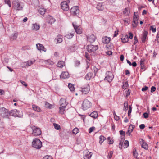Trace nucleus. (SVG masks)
<instances>
[{"label": "nucleus", "mask_w": 159, "mask_h": 159, "mask_svg": "<svg viewBox=\"0 0 159 159\" xmlns=\"http://www.w3.org/2000/svg\"><path fill=\"white\" fill-rule=\"evenodd\" d=\"M107 140L108 143L109 144H111L113 143V140H111V137H108L107 138Z\"/></svg>", "instance_id": "nucleus-51"}, {"label": "nucleus", "mask_w": 159, "mask_h": 159, "mask_svg": "<svg viewBox=\"0 0 159 159\" xmlns=\"http://www.w3.org/2000/svg\"><path fill=\"white\" fill-rule=\"evenodd\" d=\"M123 141H120L119 144V148L120 149H121L122 147V145Z\"/></svg>", "instance_id": "nucleus-57"}, {"label": "nucleus", "mask_w": 159, "mask_h": 159, "mask_svg": "<svg viewBox=\"0 0 159 159\" xmlns=\"http://www.w3.org/2000/svg\"><path fill=\"white\" fill-rule=\"evenodd\" d=\"M70 11L71 14L74 16H77L79 13L80 10L78 6H74L70 9Z\"/></svg>", "instance_id": "nucleus-6"}, {"label": "nucleus", "mask_w": 159, "mask_h": 159, "mask_svg": "<svg viewBox=\"0 0 159 159\" xmlns=\"http://www.w3.org/2000/svg\"><path fill=\"white\" fill-rule=\"evenodd\" d=\"M0 115L3 118L9 119L8 110L4 107L0 108Z\"/></svg>", "instance_id": "nucleus-5"}, {"label": "nucleus", "mask_w": 159, "mask_h": 159, "mask_svg": "<svg viewBox=\"0 0 159 159\" xmlns=\"http://www.w3.org/2000/svg\"><path fill=\"white\" fill-rule=\"evenodd\" d=\"M5 4H7L9 7H11V3L10 0H4Z\"/></svg>", "instance_id": "nucleus-47"}, {"label": "nucleus", "mask_w": 159, "mask_h": 159, "mask_svg": "<svg viewBox=\"0 0 159 159\" xmlns=\"http://www.w3.org/2000/svg\"><path fill=\"white\" fill-rule=\"evenodd\" d=\"M53 126L55 129L56 130H59L61 129L60 125L58 124L54 123L53 124Z\"/></svg>", "instance_id": "nucleus-38"}, {"label": "nucleus", "mask_w": 159, "mask_h": 159, "mask_svg": "<svg viewBox=\"0 0 159 159\" xmlns=\"http://www.w3.org/2000/svg\"><path fill=\"white\" fill-rule=\"evenodd\" d=\"M110 41V38L105 36L103 37L102 39V41L104 43H108Z\"/></svg>", "instance_id": "nucleus-24"}, {"label": "nucleus", "mask_w": 159, "mask_h": 159, "mask_svg": "<svg viewBox=\"0 0 159 159\" xmlns=\"http://www.w3.org/2000/svg\"><path fill=\"white\" fill-rule=\"evenodd\" d=\"M69 77V73L67 71H65L62 72L60 75V78L62 79H66L68 78Z\"/></svg>", "instance_id": "nucleus-15"}, {"label": "nucleus", "mask_w": 159, "mask_h": 159, "mask_svg": "<svg viewBox=\"0 0 159 159\" xmlns=\"http://www.w3.org/2000/svg\"><path fill=\"white\" fill-rule=\"evenodd\" d=\"M16 110H11L9 113V115L11 116H13L15 117H18L21 118L23 117V115L21 113L20 115H18V114L16 113Z\"/></svg>", "instance_id": "nucleus-12"}, {"label": "nucleus", "mask_w": 159, "mask_h": 159, "mask_svg": "<svg viewBox=\"0 0 159 159\" xmlns=\"http://www.w3.org/2000/svg\"><path fill=\"white\" fill-rule=\"evenodd\" d=\"M37 48L39 50H42L44 52L46 51V48H45L44 47L42 44L38 43L36 44Z\"/></svg>", "instance_id": "nucleus-19"}, {"label": "nucleus", "mask_w": 159, "mask_h": 159, "mask_svg": "<svg viewBox=\"0 0 159 159\" xmlns=\"http://www.w3.org/2000/svg\"><path fill=\"white\" fill-rule=\"evenodd\" d=\"M114 77V75L111 71H107L105 75V80L110 83L112 81Z\"/></svg>", "instance_id": "nucleus-3"}, {"label": "nucleus", "mask_w": 159, "mask_h": 159, "mask_svg": "<svg viewBox=\"0 0 159 159\" xmlns=\"http://www.w3.org/2000/svg\"><path fill=\"white\" fill-rule=\"evenodd\" d=\"M141 147L146 150H147L148 148V144L144 142H143V143L142 144Z\"/></svg>", "instance_id": "nucleus-37"}, {"label": "nucleus", "mask_w": 159, "mask_h": 159, "mask_svg": "<svg viewBox=\"0 0 159 159\" xmlns=\"http://www.w3.org/2000/svg\"><path fill=\"white\" fill-rule=\"evenodd\" d=\"M98 48L97 45H88L87 47V49L89 52H93Z\"/></svg>", "instance_id": "nucleus-7"}, {"label": "nucleus", "mask_w": 159, "mask_h": 159, "mask_svg": "<svg viewBox=\"0 0 159 159\" xmlns=\"http://www.w3.org/2000/svg\"><path fill=\"white\" fill-rule=\"evenodd\" d=\"M121 40L122 43H125L127 42L129 40V38L127 35H123L121 38Z\"/></svg>", "instance_id": "nucleus-21"}, {"label": "nucleus", "mask_w": 159, "mask_h": 159, "mask_svg": "<svg viewBox=\"0 0 159 159\" xmlns=\"http://www.w3.org/2000/svg\"><path fill=\"white\" fill-rule=\"evenodd\" d=\"M129 146V141L128 140H125L124 143L123 147L124 148H127Z\"/></svg>", "instance_id": "nucleus-43"}, {"label": "nucleus", "mask_w": 159, "mask_h": 159, "mask_svg": "<svg viewBox=\"0 0 159 159\" xmlns=\"http://www.w3.org/2000/svg\"><path fill=\"white\" fill-rule=\"evenodd\" d=\"M55 40L57 41V43H61L63 41L62 38L61 36H57Z\"/></svg>", "instance_id": "nucleus-32"}, {"label": "nucleus", "mask_w": 159, "mask_h": 159, "mask_svg": "<svg viewBox=\"0 0 159 159\" xmlns=\"http://www.w3.org/2000/svg\"><path fill=\"white\" fill-rule=\"evenodd\" d=\"M35 61V60L34 59H32L30 61H28L26 62H25L23 63V66L24 67H26L28 66H30L31 64H33Z\"/></svg>", "instance_id": "nucleus-16"}, {"label": "nucleus", "mask_w": 159, "mask_h": 159, "mask_svg": "<svg viewBox=\"0 0 159 159\" xmlns=\"http://www.w3.org/2000/svg\"><path fill=\"white\" fill-rule=\"evenodd\" d=\"M48 23L50 24H52L55 21V20L52 17L48 16L47 17Z\"/></svg>", "instance_id": "nucleus-20"}, {"label": "nucleus", "mask_w": 159, "mask_h": 159, "mask_svg": "<svg viewBox=\"0 0 159 159\" xmlns=\"http://www.w3.org/2000/svg\"><path fill=\"white\" fill-rule=\"evenodd\" d=\"M90 90V86L88 84L85 85L83 88H82L81 91L82 92V94H86L89 93Z\"/></svg>", "instance_id": "nucleus-11"}, {"label": "nucleus", "mask_w": 159, "mask_h": 159, "mask_svg": "<svg viewBox=\"0 0 159 159\" xmlns=\"http://www.w3.org/2000/svg\"><path fill=\"white\" fill-rule=\"evenodd\" d=\"M133 37V35L132 33L131 32L129 33V36H128L129 39H132Z\"/></svg>", "instance_id": "nucleus-60"}, {"label": "nucleus", "mask_w": 159, "mask_h": 159, "mask_svg": "<svg viewBox=\"0 0 159 159\" xmlns=\"http://www.w3.org/2000/svg\"><path fill=\"white\" fill-rule=\"evenodd\" d=\"M135 126L134 125H131L129 127V130L130 131V132H131L133 131L134 129V127Z\"/></svg>", "instance_id": "nucleus-46"}, {"label": "nucleus", "mask_w": 159, "mask_h": 159, "mask_svg": "<svg viewBox=\"0 0 159 159\" xmlns=\"http://www.w3.org/2000/svg\"><path fill=\"white\" fill-rule=\"evenodd\" d=\"M147 34H148V33L147 31H144V32L143 33V35L141 38L142 42L143 43H145V42L146 41L147 35Z\"/></svg>", "instance_id": "nucleus-22"}, {"label": "nucleus", "mask_w": 159, "mask_h": 159, "mask_svg": "<svg viewBox=\"0 0 159 159\" xmlns=\"http://www.w3.org/2000/svg\"><path fill=\"white\" fill-rule=\"evenodd\" d=\"M65 65V62L63 61H59L57 64V66L58 67L62 68Z\"/></svg>", "instance_id": "nucleus-25"}, {"label": "nucleus", "mask_w": 159, "mask_h": 159, "mask_svg": "<svg viewBox=\"0 0 159 159\" xmlns=\"http://www.w3.org/2000/svg\"><path fill=\"white\" fill-rule=\"evenodd\" d=\"M113 152L112 151H110L107 155V157L109 159H111L112 157Z\"/></svg>", "instance_id": "nucleus-49"}, {"label": "nucleus", "mask_w": 159, "mask_h": 159, "mask_svg": "<svg viewBox=\"0 0 159 159\" xmlns=\"http://www.w3.org/2000/svg\"><path fill=\"white\" fill-rule=\"evenodd\" d=\"M65 107H60L59 109V112L61 114H64V111L65 110Z\"/></svg>", "instance_id": "nucleus-39"}, {"label": "nucleus", "mask_w": 159, "mask_h": 159, "mask_svg": "<svg viewBox=\"0 0 159 159\" xmlns=\"http://www.w3.org/2000/svg\"><path fill=\"white\" fill-rule=\"evenodd\" d=\"M80 64V62L78 61H75V66H78Z\"/></svg>", "instance_id": "nucleus-55"}, {"label": "nucleus", "mask_w": 159, "mask_h": 159, "mask_svg": "<svg viewBox=\"0 0 159 159\" xmlns=\"http://www.w3.org/2000/svg\"><path fill=\"white\" fill-rule=\"evenodd\" d=\"M79 131V129L77 128H75L73 129V130L72 132V133L73 134L75 135L77 133H78Z\"/></svg>", "instance_id": "nucleus-40"}, {"label": "nucleus", "mask_w": 159, "mask_h": 159, "mask_svg": "<svg viewBox=\"0 0 159 159\" xmlns=\"http://www.w3.org/2000/svg\"><path fill=\"white\" fill-rule=\"evenodd\" d=\"M158 43H159V31L157 33L156 36V39Z\"/></svg>", "instance_id": "nucleus-64"}, {"label": "nucleus", "mask_w": 159, "mask_h": 159, "mask_svg": "<svg viewBox=\"0 0 159 159\" xmlns=\"http://www.w3.org/2000/svg\"><path fill=\"white\" fill-rule=\"evenodd\" d=\"M136 150L134 148L133 150V156L134 157H137V156L138 155V153H136Z\"/></svg>", "instance_id": "nucleus-48"}, {"label": "nucleus", "mask_w": 159, "mask_h": 159, "mask_svg": "<svg viewBox=\"0 0 159 159\" xmlns=\"http://www.w3.org/2000/svg\"><path fill=\"white\" fill-rule=\"evenodd\" d=\"M95 127H90L89 129V133H90L92 132L93 130L94 129Z\"/></svg>", "instance_id": "nucleus-61"}, {"label": "nucleus", "mask_w": 159, "mask_h": 159, "mask_svg": "<svg viewBox=\"0 0 159 159\" xmlns=\"http://www.w3.org/2000/svg\"><path fill=\"white\" fill-rule=\"evenodd\" d=\"M45 105L46 107L49 108H51L52 105L48 102H46L45 103Z\"/></svg>", "instance_id": "nucleus-50"}, {"label": "nucleus", "mask_w": 159, "mask_h": 159, "mask_svg": "<svg viewBox=\"0 0 159 159\" xmlns=\"http://www.w3.org/2000/svg\"><path fill=\"white\" fill-rule=\"evenodd\" d=\"M72 25L76 33L78 34H81L82 31L81 29H80V27L75 25L73 23H72Z\"/></svg>", "instance_id": "nucleus-17"}, {"label": "nucleus", "mask_w": 159, "mask_h": 159, "mask_svg": "<svg viewBox=\"0 0 159 159\" xmlns=\"http://www.w3.org/2000/svg\"><path fill=\"white\" fill-rule=\"evenodd\" d=\"M18 35V34L17 33H14L13 35V36L11 37V39L12 40L16 39V38H17Z\"/></svg>", "instance_id": "nucleus-44"}, {"label": "nucleus", "mask_w": 159, "mask_h": 159, "mask_svg": "<svg viewBox=\"0 0 159 159\" xmlns=\"http://www.w3.org/2000/svg\"><path fill=\"white\" fill-rule=\"evenodd\" d=\"M74 36L73 33H69L66 34L65 37L68 39H70L72 38Z\"/></svg>", "instance_id": "nucleus-41"}, {"label": "nucleus", "mask_w": 159, "mask_h": 159, "mask_svg": "<svg viewBox=\"0 0 159 159\" xmlns=\"http://www.w3.org/2000/svg\"><path fill=\"white\" fill-rule=\"evenodd\" d=\"M93 74L91 72L88 73L85 76V79L87 80H89L92 77Z\"/></svg>", "instance_id": "nucleus-28"}, {"label": "nucleus", "mask_w": 159, "mask_h": 159, "mask_svg": "<svg viewBox=\"0 0 159 159\" xmlns=\"http://www.w3.org/2000/svg\"><path fill=\"white\" fill-rule=\"evenodd\" d=\"M132 107L130 105L129 107V110L128 112V115L129 117H130L132 111Z\"/></svg>", "instance_id": "nucleus-45"}, {"label": "nucleus", "mask_w": 159, "mask_h": 159, "mask_svg": "<svg viewBox=\"0 0 159 159\" xmlns=\"http://www.w3.org/2000/svg\"><path fill=\"white\" fill-rule=\"evenodd\" d=\"M89 116L95 119L98 116V112L95 111H93L90 114Z\"/></svg>", "instance_id": "nucleus-27"}, {"label": "nucleus", "mask_w": 159, "mask_h": 159, "mask_svg": "<svg viewBox=\"0 0 159 159\" xmlns=\"http://www.w3.org/2000/svg\"><path fill=\"white\" fill-rule=\"evenodd\" d=\"M150 29L152 30L153 33H155L156 31V28H154L153 26H151L150 27Z\"/></svg>", "instance_id": "nucleus-63"}, {"label": "nucleus", "mask_w": 159, "mask_h": 159, "mask_svg": "<svg viewBox=\"0 0 159 159\" xmlns=\"http://www.w3.org/2000/svg\"><path fill=\"white\" fill-rule=\"evenodd\" d=\"M32 107L33 109L38 112H39L41 111V110L40 108L38 106L35 105L33 104L32 105Z\"/></svg>", "instance_id": "nucleus-26"}, {"label": "nucleus", "mask_w": 159, "mask_h": 159, "mask_svg": "<svg viewBox=\"0 0 159 159\" xmlns=\"http://www.w3.org/2000/svg\"><path fill=\"white\" fill-rule=\"evenodd\" d=\"M32 146L36 149H40L42 146V142L39 139L34 138L32 142Z\"/></svg>", "instance_id": "nucleus-1"}, {"label": "nucleus", "mask_w": 159, "mask_h": 159, "mask_svg": "<svg viewBox=\"0 0 159 159\" xmlns=\"http://www.w3.org/2000/svg\"><path fill=\"white\" fill-rule=\"evenodd\" d=\"M134 41L133 43V44H134L135 45L137 43L138 41V40L137 39V36H135L134 37Z\"/></svg>", "instance_id": "nucleus-54"}, {"label": "nucleus", "mask_w": 159, "mask_h": 159, "mask_svg": "<svg viewBox=\"0 0 159 159\" xmlns=\"http://www.w3.org/2000/svg\"><path fill=\"white\" fill-rule=\"evenodd\" d=\"M92 155V153L89 152L84 157V159H89L91 158Z\"/></svg>", "instance_id": "nucleus-29"}, {"label": "nucleus", "mask_w": 159, "mask_h": 159, "mask_svg": "<svg viewBox=\"0 0 159 159\" xmlns=\"http://www.w3.org/2000/svg\"><path fill=\"white\" fill-rule=\"evenodd\" d=\"M99 143L100 144H101L103 141L106 139V138L104 137L103 136L101 135L99 137Z\"/></svg>", "instance_id": "nucleus-31"}, {"label": "nucleus", "mask_w": 159, "mask_h": 159, "mask_svg": "<svg viewBox=\"0 0 159 159\" xmlns=\"http://www.w3.org/2000/svg\"><path fill=\"white\" fill-rule=\"evenodd\" d=\"M97 8L99 10L102 11L104 9V6L102 3H99L97 6Z\"/></svg>", "instance_id": "nucleus-30"}, {"label": "nucleus", "mask_w": 159, "mask_h": 159, "mask_svg": "<svg viewBox=\"0 0 159 159\" xmlns=\"http://www.w3.org/2000/svg\"><path fill=\"white\" fill-rule=\"evenodd\" d=\"M87 38L89 42L91 43L94 42L96 39L95 36L93 34L89 35L87 36Z\"/></svg>", "instance_id": "nucleus-14"}, {"label": "nucleus", "mask_w": 159, "mask_h": 159, "mask_svg": "<svg viewBox=\"0 0 159 159\" xmlns=\"http://www.w3.org/2000/svg\"><path fill=\"white\" fill-rule=\"evenodd\" d=\"M33 130V134L35 136H39L41 134V132L40 128L36 126H34L32 128Z\"/></svg>", "instance_id": "nucleus-8"}, {"label": "nucleus", "mask_w": 159, "mask_h": 159, "mask_svg": "<svg viewBox=\"0 0 159 159\" xmlns=\"http://www.w3.org/2000/svg\"><path fill=\"white\" fill-rule=\"evenodd\" d=\"M120 134L121 135V136L122 137V136H124L125 135V132L122 130H121L120 131Z\"/></svg>", "instance_id": "nucleus-58"}, {"label": "nucleus", "mask_w": 159, "mask_h": 159, "mask_svg": "<svg viewBox=\"0 0 159 159\" xmlns=\"http://www.w3.org/2000/svg\"><path fill=\"white\" fill-rule=\"evenodd\" d=\"M45 62L47 64H50L51 65H52L53 64V62L51 61L50 60H45Z\"/></svg>", "instance_id": "nucleus-52"}, {"label": "nucleus", "mask_w": 159, "mask_h": 159, "mask_svg": "<svg viewBox=\"0 0 159 159\" xmlns=\"http://www.w3.org/2000/svg\"><path fill=\"white\" fill-rule=\"evenodd\" d=\"M12 7L14 9L16 10H22L23 9V6L22 3L18 1V0H15L13 1Z\"/></svg>", "instance_id": "nucleus-2"}, {"label": "nucleus", "mask_w": 159, "mask_h": 159, "mask_svg": "<svg viewBox=\"0 0 159 159\" xmlns=\"http://www.w3.org/2000/svg\"><path fill=\"white\" fill-rule=\"evenodd\" d=\"M138 16L137 15L135 14V12L134 13V15L133 18V23L132 24V27L133 28H135L137 27L138 24Z\"/></svg>", "instance_id": "nucleus-9"}, {"label": "nucleus", "mask_w": 159, "mask_h": 159, "mask_svg": "<svg viewBox=\"0 0 159 159\" xmlns=\"http://www.w3.org/2000/svg\"><path fill=\"white\" fill-rule=\"evenodd\" d=\"M78 48L77 44L76 43L70 46L68 49V50L72 52H74L77 50Z\"/></svg>", "instance_id": "nucleus-13"}, {"label": "nucleus", "mask_w": 159, "mask_h": 159, "mask_svg": "<svg viewBox=\"0 0 159 159\" xmlns=\"http://www.w3.org/2000/svg\"><path fill=\"white\" fill-rule=\"evenodd\" d=\"M60 105L62 107H65L67 105V103L66 102V99L61 98L59 101Z\"/></svg>", "instance_id": "nucleus-18"}, {"label": "nucleus", "mask_w": 159, "mask_h": 159, "mask_svg": "<svg viewBox=\"0 0 159 159\" xmlns=\"http://www.w3.org/2000/svg\"><path fill=\"white\" fill-rule=\"evenodd\" d=\"M32 25L33 26L32 27V29L33 30H34L35 31L38 30H39V29L40 27V25L39 24H38L37 23L33 24Z\"/></svg>", "instance_id": "nucleus-23"}, {"label": "nucleus", "mask_w": 159, "mask_h": 159, "mask_svg": "<svg viewBox=\"0 0 159 159\" xmlns=\"http://www.w3.org/2000/svg\"><path fill=\"white\" fill-rule=\"evenodd\" d=\"M131 92V90L130 89H128L127 91H126V96L127 97L130 95Z\"/></svg>", "instance_id": "nucleus-56"}, {"label": "nucleus", "mask_w": 159, "mask_h": 159, "mask_svg": "<svg viewBox=\"0 0 159 159\" xmlns=\"http://www.w3.org/2000/svg\"><path fill=\"white\" fill-rule=\"evenodd\" d=\"M124 111H127L128 109V105L127 103H126L125 102L124 103Z\"/></svg>", "instance_id": "nucleus-42"}, {"label": "nucleus", "mask_w": 159, "mask_h": 159, "mask_svg": "<svg viewBox=\"0 0 159 159\" xmlns=\"http://www.w3.org/2000/svg\"><path fill=\"white\" fill-rule=\"evenodd\" d=\"M38 11L41 15H43L46 12V10L44 8H40L39 9Z\"/></svg>", "instance_id": "nucleus-35"}, {"label": "nucleus", "mask_w": 159, "mask_h": 159, "mask_svg": "<svg viewBox=\"0 0 159 159\" xmlns=\"http://www.w3.org/2000/svg\"><path fill=\"white\" fill-rule=\"evenodd\" d=\"M68 87L71 92H73L74 91L75 88L74 85L71 84L69 83L68 85Z\"/></svg>", "instance_id": "nucleus-34"}, {"label": "nucleus", "mask_w": 159, "mask_h": 159, "mask_svg": "<svg viewBox=\"0 0 159 159\" xmlns=\"http://www.w3.org/2000/svg\"><path fill=\"white\" fill-rule=\"evenodd\" d=\"M43 159H53L52 156H51L46 155L44 156Z\"/></svg>", "instance_id": "nucleus-53"}, {"label": "nucleus", "mask_w": 159, "mask_h": 159, "mask_svg": "<svg viewBox=\"0 0 159 159\" xmlns=\"http://www.w3.org/2000/svg\"><path fill=\"white\" fill-rule=\"evenodd\" d=\"M143 115L144 117L146 119L148 118L149 116L147 112L144 113Z\"/></svg>", "instance_id": "nucleus-62"}, {"label": "nucleus", "mask_w": 159, "mask_h": 159, "mask_svg": "<svg viewBox=\"0 0 159 159\" xmlns=\"http://www.w3.org/2000/svg\"><path fill=\"white\" fill-rule=\"evenodd\" d=\"M128 86V84L127 81L123 82V85L122 88L123 89H126Z\"/></svg>", "instance_id": "nucleus-36"}, {"label": "nucleus", "mask_w": 159, "mask_h": 159, "mask_svg": "<svg viewBox=\"0 0 159 159\" xmlns=\"http://www.w3.org/2000/svg\"><path fill=\"white\" fill-rule=\"evenodd\" d=\"M61 7L63 10L66 11H68L69 10V6L66 1H64L61 3Z\"/></svg>", "instance_id": "nucleus-10"}, {"label": "nucleus", "mask_w": 159, "mask_h": 159, "mask_svg": "<svg viewBox=\"0 0 159 159\" xmlns=\"http://www.w3.org/2000/svg\"><path fill=\"white\" fill-rule=\"evenodd\" d=\"M123 14L126 16H128L130 13L129 9L128 8H126L124 10Z\"/></svg>", "instance_id": "nucleus-33"}, {"label": "nucleus", "mask_w": 159, "mask_h": 159, "mask_svg": "<svg viewBox=\"0 0 159 159\" xmlns=\"http://www.w3.org/2000/svg\"><path fill=\"white\" fill-rule=\"evenodd\" d=\"M151 92L152 93L153 92H155L156 91V88L154 86H152L151 87Z\"/></svg>", "instance_id": "nucleus-59"}, {"label": "nucleus", "mask_w": 159, "mask_h": 159, "mask_svg": "<svg viewBox=\"0 0 159 159\" xmlns=\"http://www.w3.org/2000/svg\"><path fill=\"white\" fill-rule=\"evenodd\" d=\"M92 104L88 99H85L83 102L82 104V108L84 110L88 109L92 106Z\"/></svg>", "instance_id": "nucleus-4"}]
</instances>
